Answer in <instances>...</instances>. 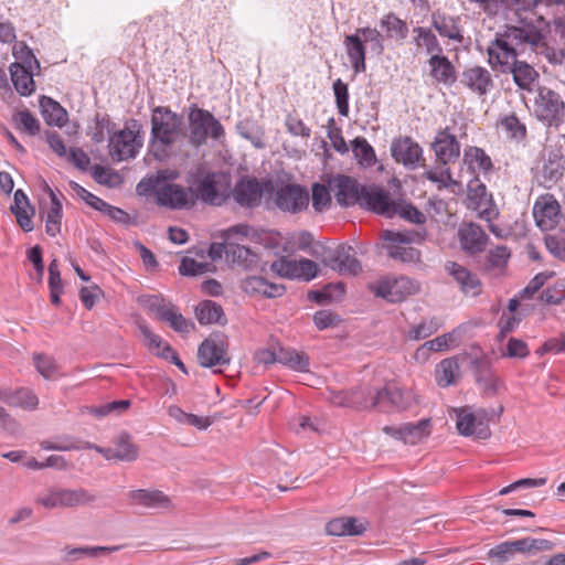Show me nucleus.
<instances>
[{
    "label": "nucleus",
    "instance_id": "72a5a7b5",
    "mask_svg": "<svg viewBox=\"0 0 565 565\" xmlns=\"http://www.w3.org/2000/svg\"><path fill=\"white\" fill-rule=\"evenodd\" d=\"M128 497L134 504H139L150 509L170 507V499L159 490H132L128 493Z\"/></svg>",
    "mask_w": 565,
    "mask_h": 565
},
{
    "label": "nucleus",
    "instance_id": "49530a36",
    "mask_svg": "<svg viewBox=\"0 0 565 565\" xmlns=\"http://www.w3.org/2000/svg\"><path fill=\"white\" fill-rule=\"evenodd\" d=\"M504 411L503 405H499L497 408H479L475 414L478 416V430L476 437L479 439H487L491 433L487 425L488 422L500 419Z\"/></svg>",
    "mask_w": 565,
    "mask_h": 565
},
{
    "label": "nucleus",
    "instance_id": "09e8293b",
    "mask_svg": "<svg viewBox=\"0 0 565 565\" xmlns=\"http://www.w3.org/2000/svg\"><path fill=\"white\" fill-rule=\"evenodd\" d=\"M225 255L228 260L243 266H248L256 259V255L248 247L232 242L225 244Z\"/></svg>",
    "mask_w": 565,
    "mask_h": 565
},
{
    "label": "nucleus",
    "instance_id": "774afa93",
    "mask_svg": "<svg viewBox=\"0 0 565 565\" xmlns=\"http://www.w3.org/2000/svg\"><path fill=\"white\" fill-rule=\"evenodd\" d=\"M333 93L338 111L341 116L349 115V90L348 85L338 78L333 83Z\"/></svg>",
    "mask_w": 565,
    "mask_h": 565
},
{
    "label": "nucleus",
    "instance_id": "4d7b16f0",
    "mask_svg": "<svg viewBox=\"0 0 565 565\" xmlns=\"http://www.w3.org/2000/svg\"><path fill=\"white\" fill-rule=\"evenodd\" d=\"M33 362L36 371L45 379L53 380L58 371V364L53 356L35 353L33 355Z\"/></svg>",
    "mask_w": 565,
    "mask_h": 565
},
{
    "label": "nucleus",
    "instance_id": "f257e3e1",
    "mask_svg": "<svg viewBox=\"0 0 565 565\" xmlns=\"http://www.w3.org/2000/svg\"><path fill=\"white\" fill-rule=\"evenodd\" d=\"M543 39V31L533 22L521 20V25L508 24L488 46V62L492 67H504L527 51H539Z\"/></svg>",
    "mask_w": 565,
    "mask_h": 565
},
{
    "label": "nucleus",
    "instance_id": "f3484780",
    "mask_svg": "<svg viewBox=\"0 0 565 565\" xmlns=\"http://www.w3.org/2000/svg\"><path fill=\"white\" fill-rule=\"evenodd\" d=\"M326 264L343 276H356L362 270V265L356 258L354 248L347 244L332 250Z\"/></svg>",
    "mask_w": 565,
    "mask_h": 565
},
{
    "label": "nucleus",
    "instance_id": "c03bdc74",
    "mask_svg": "<svg viewBox=\"0 0 565 565\" xmlns=\"http://www.w3.org/2000/svg\"><path fill=\"white\" fill-rule=\"evenodd\" d=\"M121 548L120 545L116 546H83V547H65L63 553L66 561H76L84 556L97 557L99 555L110 554Z\"/></svg>",
    "mask_w": 565,
    "mask_h": 565
},
{
    "label": "nucleus",
    "instance_id": "680f3d73",
    "mask_svg": "<svg viewBox=\"0 0 565 565\" xmlns=\"http://www.w3.org/2000/svg\"><path fill=\"white\" fill-rule=\"evenodd\" d=\"M130 407L129 399L114 401L100 406L89 407L88 411L92 415L102 418L109 414H121Z\"/></svg>",
    "mask_w": 565,
    "mask_h": 565
},
{
    "label": "nucleus",
    "instance_id": "69168bd1",
    "mask_svg": "<svg viewBox=\"0 0 565 565\" xmlns=\"http://www.w3.org/2000/svg\"><path fill=\"white\" fill-rule=\"evenodd\" d=\"M510 256V249L507 246L499 245L494 248H491L487 255V268L500 269L504 267Z\"/></svg>",
    "mask_w": 565,
    "mask_h": 565
},
{
    "label": "nucleus",
    "instance_id": "58836bf2",
    "mask_svg": "<svg viewBox=\"0 0 565 565\" xmlns=\"http://www.w3.org/2000/svg\"><path fill=\"white\" fill-rule=\"evenodd\" d=\"M157 313L160 320L169 322L170 327L180 333H188L193 330L194 323L186 320L181 313H179L173 306H159Z\"/></svg>",
    "mask_w": 565,
    "mask_h": 565
},
{
    "label": "nucleus",
    "instance_id": "473e14b6",
    "mask_svg": "<svg viewBox=\"0 0 565 565\" xmlns=\"http://www.w3.org/2000/svg\"><path fill=\"white\" fill-rule=\"evenodd\" d=\"M9 71L12 84L21 96H30L35 90L33 70L24 68L23 64L12 63Z\"/></svg>",
    "mask_w": 565,
    "mask_h": 565
},
{
    "label": "nucleus",
    "instance_id": "9b49d317",
    "mask_svg": "<svg viewBox=\"0 0 565 565\" xmlns=\"http://www.w3.org/2000/svg\"><path fill=\"white\" fill-rule=\"evenodd\" d=\"M416 403V397L412 391L401 390L398 387L376 390L372 397V404L379 405L380 411L383 412H403L412 408Z\"/></svg>",
    "mask_w": 565,
    "mask_h": 565
},
{
    "label": "nucleus",
    "instance_id": "37998d69",
    "mask_svg": "<svg viewBox=\"0 0 565 565\" xmlns=\"http://www.w3.org/2000/svg\"><path fill=\"white\" fill-rule=\"evenodd\" d=\"M51 198V206L45 215V232L50 236H56L61 231L62 221V203L57 199L52 189H49Z\"/></svg>",
    "mask_w": 565,
    "mask_h": 565
},
{
    "label": "nucleus",
    "instance_id": "c9c22d12",
    "mask_svg": "<svg viewBox=\"0 0 565 565\" xmlns=\"http://www.w3.org/2000/svg\"><path fill=\"white\" fill-rule=\"evenodd\" d=\"M463 163L472 173L477 171L488 173L493 169L491 158L479 147H468L463 151Z\"/></svg>",
    "mask_w": 565,
    "mask_h": 565
},
{
    "label": "nucleus",
    "instance_id": "6e6552de",
    "mask_svg": "<svg viewBox=\"0 0 565 565\" xmlns=\"http://www.w3.org/2000/svg\"><path fill=\"white\" fill-rule=\"evenodd\" d=\"M370 290L388 302H399L419 291V284L406 276L386 277L369 285Z\"/></svg>",
    "mask_w": 565,
    "mask_h": 565
},
{
    "label": "nucleus",
    "instance_id": "2eb2a0df",
    "mask_svg": "<svg viewBox=\"0 0 565 565\" xmlns=\"http://www.w3.org/2000/svg\"><path fill=\"white\" fill-rule=\"evenodd\" d=\"M198 361L203 367L228 365L231 359L226 343L218 338L205 339L198 349Z\"/></svg>",
    "mask_w": 565,
    "mask_h": 565
},
{
    "label": "nucleus",
    "instance_id": "de8ad7c7",
    "mask_svg": "<svg viewBox=\"0 0 565 565\" xmlns=\"http://www.w3.org/2000/svg\"><path fill=\"white\" fill-rule=\"evenodd\" d=\"M278 363L289 366L295 371H306L309 366L308 356L290 348H280Z\"/></svg>",
    "mask_w": 565,
    "mask_h": 565
},
{
    "label": "nucleus",
    "instance_id": "603ef678",
    "mask_svg": "<svg viewBox=\"0 0 565 565\" xmlns=\"http://www.w3.org/2000/svg\"><path fill=\"white\" fill-rule=\"evenodd\" d=\"M12 55L17 60L14 63L23 64L26 70H40V62L33 54V51L25 42H15L12 47Z\"/></svg>",
    "mask_w": 565,
    "mask_h": 565
},
{
    "label": "nucleus",
    "instance_id": "a878e982",
    "mask_svg": "<svg viewBox=\"0 0 565 565\" xmlns=\"http://www.w3.org/2000/svg\"><path fill=\"white\" fill-rule=\"evenodd\" d=\"M241 289L248 296H263L266 298H278L286 292L284 285L269 282L260 276H247L241 280Z\"/></svg>",
    "mask_w": 565,
    "mask_h": 565
},
{
    "label": "nucleus",
    "instance_id": "5701e85b",
    "mask_svg": "<svg viewBox=\"0 0 565 565\" xmlns=\"http://www.w3.org/2000/svg\"><path fill=\"white\" fill-rule=\"evenodd\" d=\"M460 84L478 96L487 95L494 86L491 73L478 65L462 71Z\"/></svg>",
    "mask_w": 565,
    "mask_h": 565
},
{
    "label": "nucleus",
    "instance_id": "bb28decb",
    "mask_svg": "<svg viewBox=\"0 0 565 565\" xmlns=\"http://www.w3.org/2000/svg\"><path fill=\"white\" fill-rule=\"evenodd\" d=\"M431 26L441 38L462 43L463 34L460 26V18L449 15L436 10L430 15Z\"/></svg>",
    "mask_w": 565,
    "mask_h": 565
},
{
    "label": "nucleus",
    "instance_id": "20e7f679",
    "mask_svg": "<svg viewBox=\"0 0 565 565\" xmlns=\"http://www.w3.org/2000/svg\"><path fill=\"white\" fill-rule=\"evenodd\" d=\"M195 203L200 200L209 205H222L230 195V177L221 171L198 169L191 181Z\"/></svg>",
    "mask_w": 565,
    "mask_h": 565
},
{
    "label": "nucleus",
    "instance_id": "a211bd4d",
    "mask_svg": "<svg viewBox=\"0 0 565 565\" xmlns=\"http://www.w3.org/2000/svg\"><path fill=\"white\" fill-rule=\"evenodd\" d=\"M275 202L281 211L298 213L308 207L309 193L298 184H287L277 190Z\"/></svg>",
    "mask_w": 565,
    "mask_h": 565
},
{
    "label": "nucleus",
    "instance_id": "052dcab7",
    "mask_svg": "<svg viewBox=\"0 0 565 565\" xmlns=\"http://www.w3.org/2000/svg\"><path fill=\"white\" fill-rule=\"evenodd\" d=\"M270 270L279 277L287 279H297V276H299L297 271V260L288 259L285 256L273 262L270 265Z\"/></svg>",
    "mask_w": 565,
    "mask_h": 565
},
{
    "label": "nucleus",
    "instance_id": "7ed1b4c3",
    "mask_svg": "<svg viewBox=\"0 0 565 565\" xmlns=\"http://www.w3.org/2000/svg\"><path fill=\"white\" fill-rule=\"evenodd\" d=\"M181 117L169 107L157 106L151 114L149 153L159 161L170 156L180 131Z\"/></svg>",
    "mask_w": 565,
    "mask_h": 565
},
{
    "label": "nucleus",
    "instance_id": "a19ab883",
    "mask_svg": "<svg viewBox=\"0 0 565 565\" xmlns=\"http://www.w3.org/2000/svg\"><path fill=\"white\" fill-rule=\"evenodd\" d=\"M380 25L385 30L386 39L403 41L408 35L407 23L392 12L382 17Z\"/></svg>",
    "mask_w": 565,
    "mask_h": 565
},
{
    "label": "nucleus",
    "instance_id": "f704fd0d",
    "mask_svg": "<svg viewBox=\"0 0 565 565\" xmlns=\"http://www.w3.org/2000/svg\"><path fill=\"white\" fill-rule=\"evenodd\" d=\"M0 401L9 406L21 407L28 411H33L39 405L38 396L30 388H19L14 392H7L2 390V397H0Z\"/></svg>",
    "mask_w": 565,
    "mask_h": 565
},
{
    "label": "nucleus",
    "instance_id": "1a4fd4ad",
    "mask_svg": "<svg viewBox=\"0 0 565 565\" xmlns=\"http://www.w3.org/2000/svg\"><path fill=\"white\" fill-rule=\"evenodd\" d=\"M381 237L383 239V248L386 250L391 258L401 260L403 263H415L419 260V250L415 247L407 246V244L415 241L414 233L393 232L386 230L383 231Z\"/></svg>",
    "mask_w": 565,
    "mask_h": 565
},
{
    "label": "nucleus",
    "instance_id": "412c9836",
    "mask_svg": "<svg viewBox=\"0 0 565 565\" xmlns=\"http://www.w3.org/2000/svg\"><path fill=\"white\" fill-rule=\"evenodd\" d=\"M436 160L440 166H447L457 161L460 156V143L448 128L438 131L431 143Z\"/></svg>",
    "mask_w": 565,
    "mask_h": 565
},
{
    "label": "nucleus",
    "instance_id": "6ab92c4d",
    "mask_svg": "<svg viewBox=\"0 0 565 565\" xmlns=\"http://www.w3.org/2000/svg\"><path fill=\"white\" fill-rule=\"evenodd\" d=\"M471 364L476 382L484 396L493 397L500 392V390L505 388L504 383L494 374L487 360L475 359Z\"/></svg>",
    "mask_w": 565,
    "mask_h": 565
},
{
    "label": "nucleus",
    "instance_id": "2f4dec72",
    "mask_svg": "<svg viewBox=\"0 0 565 565\" xmlns=\"http://www.w3.org/2000/svg\"><path fill=\"white\" fill-rule=\"evenodd\" d=\"M344 46L352 68L356 74L366 70L365 55L366 49L359 34H350L344 38Z\"/></svg>",
    "mask_w": 565,
    "mask_h": 565
},
{
    "label": "nucleus",
    "instance_id": "e2e57ef3",
    "mask_svg": "<svg viewBox=\"0 0 565 565\" xmlns=\"http://www.w3.org/2000/svg\"><path fill=\"white\" fill-rule=\"evenodd\" d=\"M212 265L206 262H196L190 257H183L179 266L182 276H201L211 270Z\"/></svg>",
    "mask_w": 565,
    "mask_h": 565
},
{
    "label": "nucleus",
    "instance_id": "ea45409f",
    "mask_svg": "<svg viewBox=\"0 0 565 565\" xmlns=\"http://www.w3.org/2000/svg\"><path fill=\"white\" fill-rule=\"evenodd\" d=\"M413 32L415 34L414 44L418 49H425L426 53L430 54L431 56L443 53V47L431 29L425 26H415Z\"/></svg>",
    "mask_w": 565,
    "mask_h": 565
},
{
    "label": "nucleus",
    "instance_id": "c85d7f7f",
    "mask_svg": "<svg viewBox=\"0 0 565 565\" xmlns=\"http://www.w3.org/2000/svg\"><path fill=\"white\" fill-rule=\"evenodd\" d=\"M430 76L440 84L451 86L456 79V70L450 60L443 53L433 55L428 60Z\"/></svg>",
    "mask_w": 565,
    "mask_h": 565
},
{
    "label": "nucleus",
    "instance_id": "bf43d9fd",
    "mask_svg": "<svg viewBox=\"0 0 565 565\" xmlns=\"http://www.w3.org/2000/svg\"><path fill=\"white\" fill-rule=\"evenodd\" d=\"M478 416L467 409H460L457 414V429L463 436H476L478 430Z\"/></svg>",
    "mask_w": 565,
    "mask_h": 565
},
{
    "label": "nucleus",
    "instance_id": "393cba45",
    "mask_svg": "<svg viewBox=\"0 0 565 565\" xmlns=\"http://www.w3.org/2000/svg\"><path fill=\"white\" fill-rule=\"evenodd\" d=\"M461 248L469 254H479L486 249L488 235L476 223H465L458 230Z\"/></svg>",
    "mask_w": 565,
    "mask_h": 565
},
{
    "label": "nucleus",
    "instance_id": "f03ea898",
    "mask_svg": "<svg viewBox=\"0 0 565 565\" xmlns=\"http://www.w3.org/2000/svg\"><path fill=\"white\" fill-rule=\"evenodd\" d=\"M178 173L170 170H159L156 174L139 181L136 191L139 195L154 194L158 205L172 210L190 209L195 205V196L191 185L184 188L172 183Z\"/></svg>",
    "mask_w": 565,
    "mask_h": 565
},
{
    "label": "nucleus",
    "instance_id": "0e129e2a",
    "mask_svg": "<svg viewBox=\"0 0 565 565\" xmlns=\"http://www.w3.org/2000/svg\"><path fill=\"white\" fill-rule=\"evenodd\" d=\"M352 151L354 153V157L360 162H365L366 164H371L375 160L374 149L367 142V140L363 137H356L352 141Z\"/></svg>",
    "mask_w": 565,
    "mask_h": 565
},
{
    "label": "nucleus",
    "instance_id": "39448f33",
    "mask_svg": "<svg viewBox=\"0 0 565 565\" xmlns=\"http://www.w3.org/2000/svg\"><path fill=\"white\" fill-rule=\"evenodd\" d=\"M189 142L194 147L204 145L207 138L221 141L225 137L223 125L206 109L196 105L189 107Z\"/></svg>",
    "mask_w": 565,
    "mask_h": 565
},
{
    "label": "nucleus",
    "instance_id": "0eeeda50",
    "mask_svg": "<svg viewBox=\"0 0 565 565\" xmlns=\"http://www.w3.org/2000/svg\"><path fill=\"white\" fill-rule=\"evenodd\" d=\"M97 495L85 488L67 489L51 487L41 493L35 502L45 509H73L90 505Z\"/></svg>",
    "mask_w": 565,
    "mask_h": 565
},
{
    "label": "nucleus",
    "instance_id": "9d476101",
    "mask_svg": "<svg viewBox=\"0 0 565 565\" xmlns=\"http://www.w3.org/2000/svg\"><path fill=\"white\" fill-rule=\"evenodd\" d=\"M467 207L478 213L484 221H492L499 215L492 194L478 177H475L467 185Z\"/></svg>",
    "mask_w": 565,
    "mask_h": 565
},
{
    "label": "nucleus",
    "instance_id": "ddd939ff",
    "mask_svg": "<svg viewBox=\"0 0 565 565\" xmlns=\"http://www.w3.org/2000/svg\"><path fill=\"white\" fill-rule=\"evenodd\" d=\"M360 206L390 218L398 213V203L391 199L386 190L377 185L363 186Z\"/></svg>",
    "mask_w": 565,
    "mask_h": 565
},
{
    "label": "nucleus",
    "instance_id": "dca6fc26",
    "mask_svg": "<svg viewBox=\"0 0 565 565\" xmlns=\"http://www.w3.org/2000/svg\"><path fill=\"white\" fill-rule=\"evenodd\" d=\"M533 216L542 231L553 230L561 218V206L554 195L539 196L533 206Z\"/></svg>",
    "mask_w": 565,
    "mask_h": 565
},
{
    "label": "nucleus",
    "instance_id": "a18cd8bd",
    "mask_svg": "<svg viewBox=\"0 0 565 565\" xmlns=\"http://www.w3.org/2000/svg\"><path fill=\"white\" fill-rule=\"evenodd\" d=\"M236 130L241 137L250 141L256 148H264V131L253 119H243L237 122Z\"/></svg>",
    "mask_w": 565,
    "mask_h": 565
},
{
    "label": "nucleus",
    "instance_id": "b1692460",
    "mask_svg": "<svg viewBox=\"0 0 565 565\" xmlns=\"http://www.w3.org/2000/svg\"><path fill=\"white\" fill-rule=\"evenodd\" d=\"M445 270L458 284L462 294L467 296H478L481 292V281L479 277L456 262H447Z\"/></svg>",
    "mask_w": 565,
    "mask_h": 565
},
{
    "label": "nucleus",
    "instance_id": "79ce46f5",
    "mask_svg": "<svg viewBox=\"0 0 565 565\" xmlns=\"http://www.w3.org/2000/svg\"><path fill=\"white\" fill-rule=\"evenodd\" d=\"M431 430V422L429 418L419 420L416 424L406 423L402 425L403 441L405 444L416 445L422 439L428 437Z\"/></svg>",
    "mask_w": 565,
    "mask_h": 565
},
{
    "label": "nucleus",
    "instance_id": "423d86ee",
    "mask_svg": "<svg viewBox=\"0 0 565 565\" xmlns=\"http://www.w3.org/2000/svg\"><path fill=\"white\" fill-rule=\"evenodd\" d=\"M141 124L137 119L126 122L124 129L113 132L108 138L109 154L115 161L135 158L142 147Z\"/></svg>",
    "mask_w": 565,
    "mask_h": 565
},
{
    "label": "nucleus",
    "instance_id": "13d9d810",
    "mask_svg": "<svg viewBox=\"0 0 565 565\" xmlns=\"http://www.w3.org/2000/svg\"><path fill=\"white\" fill-rule=\"evenodd\" d=\"M117 459L121 461H135L138 458V448L130 440L128 434H121L115 446Z\"/></svg>",
    "mask_w": 565,
    "mask_h": 565
},
{
    "label": "nucleus",
    "instance_id": "7c9ffc66",
    "mask_svg": "<svg viewBox=\"0 0 565 565\" xmlns=\"http://www.w3.org/2000/svg\"><path fill=\"white\" fill-rule=\"evenodd\" d=\"M195 318L202 326L221 324L227 322L224 310L221 305L213 300H203L194 308Z\"/></svg>",
    "mask_w": 565,
    "mask_h": 565
},
{
    "label": "nucleus",
    "instance_id": "4468645a",
    "mask_svg": "<svg viewBox=\"0 0 565 565\" xmlns=\"http://www.w3.org/2000/svg\"><path fill=\"white\" fill-rule=\"evenodd\" d=\"M363 186L355 179L344 174H338L329 181V188L333 192L337 203L344 207L360 205Z\"/></svg>",
    "mask_w": 565,
    "mask_h": 565
},
{
    "label": "nucleus",
    "instance_id": "864d4df0",
    "mask_svg": "<svg viewBox=\"0 0 565 565\" xmlns=\"http://www.w3.org/2000/svg\"><path fill=\"white\" fill-rule=\"evenodd\" d=\"M424 177L437 184L439 190L458 185V182L452 178L450 168L446 166L430 169L424 172Z\"/></svg>",
    "mask_w": 565,
    "mask_h": 565
},
{
    "label": "nucleus",
    "instance_id": "e433bc0d",
    "mask_svg": "<svg viewBox=\"0 0 565 565\" xmlns=\"http://www.w3.org/2000/svg\"><path fill=\"white\" fill-rule=\"evenodd\" d=\"M364 531V525L355 518H337L326 524V532L333 536L361 535Z\"/></svg>",
    "mask_w": 565,
    "mask_h": 565
},
{
    "label": "nucleus",
    "instance_id": "4be33fe9",
    "mask_svg": "<svg viewBox=\"0 0 565 565\" xmlns=\"http://www.w3.org/2000/svg\"><path fill=\"white\" fill-rule=\"evenodd\" d=\"M565 161L561 153L548 152L537 168L536 179L546 189L554 186L564 175Z\"/></svg>",
    "mask_w": 565,
    "mask_h": 565
},
{
    "label": "nucleus",
    "instance_id": "6e6d98bb",
    "mask_svg": "<svg viewBox=\"0 0 565 565\" xmlns=\"http://www.w3.org/2000/svg\"><path fill=\"white\" fill-rule=\"evenodd\" d=\"M377 388H371L369 386L356 387L350 391V402L352 408L366 409L379 407V405L372 404V397Z\"/></svg>",
    "mask_w": 565,
    "mask_h": 565
},
{
    "label": "nucleus",
    "instance_id": "f8f14e48",
    "mask_svg": "<svg viewBox=\"0 0 565 565\" xmlns=\"http://www.w3.org/2000/svg\"><path fill=\"white\" fill-rule=\"evenodd\" d=\"M535 111L542 120L557 125L565 115V104L558 93L541 87L535 99Z\"/></svg>",
    "mask_w": 565,
    "mask_h": 565
},
{
    "label": "nucleus",
    "instance_id": "c756f323",
    "mask_svg": "<svg viewBox=\"0 0 565 565\" xmlns=\"http://www.w3.org/2000/svg\"><path fill=\"white\" fill-rule=\"evenodd\" d=\"M505 66L509 67L513 76V81L519 88L529 92L532 90L533 84L539 79L540 76L532 65L525 61H519L516 57L511 60L510 64Z\"/></svg>",
    "mask_w": 565,
    "mask_h": 565
},
{
    "label": "nucleus",
    "instance_id": "cd10ccee",
    "mask_svg": "<svg viewBox=\"0 0 565 565\" xmlns=\"http://www.w3.org/2000/svg\"><path fill=\"white\" fill-rule=\"evenodd\" d=\"M233 196L239 205L254 207L260 204L263 188L255 178H242L233 190Z\"/></svg>",
    "mask_w": 565,
    "mask_h": 565
},
{
    "label": "nucleus",
    "instance_id": "aec40b11",
    "mask_svg": "<svg viewBox=\"0 0 565 565\" xmlns=\"http://www.w3.org/2000/svg\"><path fill=\"white\" fill-rule=\"evenodd\" d=\"M391 153L396 162L408 169H415L424 161L422 147L411 137L394 140L391 146Z\"/></svg>",
    "mask_w": 565,
    "mask_h": 565
},
{
    "label": "nucleus",
    "instance_id": "338daca9",
    "mask_svg": "<svg viewBox=\"0 0 565 565\" xmlns=\"http://www.w3.org/2000/svg\"><path fill=\"white\" fill-rule=\"evenodd\" d=\"M138 329L143 338L145 345L150 352L158 355V352H161L167 343L158 334L153 333L143 321L138 322Z\"/></svg>",
    "mask_w": 565,
    "mask_h": 565
},
{
    "label": "nucleus",
    "instance_id": "5fc2aeb1",
    "mask_svg": "<svg viewBox=\"0 0 565 565\" xmlns=\"http://www.w3.org/2000/svg\"><path fill=\"white\" fill-rule=\"evenodd\" d=\"M355 34L361 35L362 41L370 44V50L376 55H382L384 53V35L377 31L375 28H359L355 31Z\"/></svg>",
    "mask_w": 565,
    "mask_h": 565
},
{
    "label": "nucleus",
    "instance_id": "8fccbe9b",
    "mask_svg": "<svg viewBox=\"0 0 565 565\" xmlns=\"http://www.w3.org/2000/svg\"><path fill=\"white\" fill-rule=\"evenodd\" d=\"M12 120L17 129L26 132L30 136H36L41 130V124L39 119L33 116L29 109L17 111L12 116Z\"/></svg>",
    "mask_w": 565,
    "mask_h": 565
},
{
    "label": "nucleus",
    "instance_id": "3c124183",
    "mask_svg": "<svg viewBox=\"0 0 565 565\" xmlns=\"http://www.w3.org/2000/svg\"><path fill=\"white\" fill-rule=\"evenodd\" d=\"M459 365L455 359H445L436 367V381L439 386L447 387L455 383Z\"/></svg>",
    "mask_w": 565,
    "mask_h": 565
},
{
    "label": "nucleus",
    "instance_id": "4c0bfd02",
    "mask_svg": "<svg viewBox=\"0 0 565 565\" xmlns=\"http://www.w3.org/2000/svg\"><path fill=\"white\" fill-rule=\"evenodd\" d=\"M40 107L47 125L62 127L66 124L67 111L56 100L47 96H41Z\"/></svg>",
    "mask_w": 565,
    "mask_h": 565
}]
</instances>
